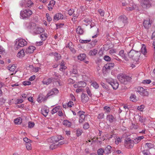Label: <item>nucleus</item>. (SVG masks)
I'll use <instances>...</instances> for the list:
<instances>
[{"instance_id":"a211bd4d","label":"nucleus","mask_w":155,"mask_h":155,"mask_svg":"<svg viewBox=\"0 0 155 155\" xmlns=\"http://www.w3.org/2000/svg\"><path fill=\"white\" fill-rule=\"evenodd\" d=\"M114 66V64L113 63H109L105 65L104 67L107 70L112 69Z\"/></svg>"},{"instance_id":"4d7b16f0","label":"nucleus","mask_w":155,"mask_h":155,"mask_svg":"<svg viewBox=\"0 0 155 155\" xmlns=\"http://www.w3.org/2000/svg\"><path fill=\"white\" fill-rule=\"evenodd\" d=\"M104 114L103 113L99 114L97 118L99 119H102L104 117Z\"/></svg>"},{"instance_id":"c756f323","label":"nucleus","mask_w":155,"mask_h":155,"mask_svg":"<svg viewBox=\"0 0 155 155\" xmlns=\"http://www.w3.org/2000/svg\"><path fill=\"white\" fill-rule=\"evenodd\" d=\"M130 100L133 102H136L137 101V100L135 95L131 94L130 97Z\"/></svg>"},{"instance_id":"e433bc0d","label":"nucleus","mask_w":155,"mask_h":155,"mask_svg":"<svg viewBox=\"0 0 155 155\" xmlns=\"http://www.w3.org/2000/svg\"><path fill=\"white\" fill-rule=\"evenodd\" d=\"M79 87H84L86 85V83L84 81H80L78 82Z\"/></svg>"},{"instance_id":"a18cd8bd","label":"nucleus","mask_w":155,"mask_h":155,"mask_svg":"<svg viewBox=\"0 0 155 155\" xmlns=\"http://www.w3.org/2000/svg\"><path fill=\"white\" fill-rule=\"evenodd\" d=\"M143 155H150L151 153L149 150H145L142 151Z\"/></svg>"},{"instance_id":"393cba45","label":"nucleus","mask_w":155,"mask_h":155,"mask_svg":"<svg viewBox=\"0 0 155 155\" xmlns=\"http://www.w3.org/2000/svg\"><path fill=\"white\" fill-rule=\"evenodd\" d=\"M52 54L55 57V59L56 61H58L61 59V56L60 54L56 52H53Z\"/></svg>"},{"instance_id":"13d9d810","label":"nucleus","mask_w":155,"mask_h":155,"mask_svg":"<svg viewBox=\"0 0 155 155\" xmlns=\"http://www.w3.org/2000/svg\"><path fill=\"white\" fill-rule=\"evenodd\" d=\"M31 84L30 82L28 81H25L23 82V84L25 86L30 85Z\"/></svg>"},{"instance_id":"aec40b11","label":"nucleus","mask_w":155,"mask_h":155,"mask_svg":"<svg viewBox=\"0 0 155 155\" xmlns=\"http://www.w3.org/2000/svg\"><path fill=\"white\" fill-rule=\"evenodd\" d=\"M86 57V55L84 54H81L78 56V59L81 61L84 60Z\"/></svg>"},{"instance_id":"1a4fd4ad","label":"nucleus","mask_w":155,"mask_h":155,"mask_svg":"<svg viewBox=\"0 0 155 155\" xmlns=\"http://www.w3.org/2000/svg\"><path fill=\"white\" fill-rule=\"evenodd\" d=\"M54 79L55 78L52 77L50 78H44L42 81V82L44 84L48 85L50 84L52 81H54Z\"/></svg>"},{"instance_id":"4468645a","label":"nucleus","mask_w":155,"mask_h":155,"mask_svg":"<svg viewBox=\"0 0 155 155\" xmlns=\"http://www.w3.org/2000/svg\"><path fill=\"white\" fill-rule=\"evenodd\" d=\"M35 49V47L33 46H30L26 49L25 53L26 54L32 53Z\"/></svg>"},{"instance_id":"7ed1b4c3","label":"nucleus","mask_w":155,"mask_h":155,"mask_svg":"<svg viewBox=\"0 0 155 155\" xmlns=\"http://www.w3.org/2000/svg\"><path fill=\"white\" fill-rule=\"evenodd\" d=\"M135 90L142 96L147 97L148 96L149 93L147 90L143 87H136L135 88Z\"/></svg>"},{"instance_id":"f257e3e1","label":"nucleus","mask_w":155,"mask_h":155,"mask_svg":"<svg viewBox=\"0 0 155 155\" xmlns=\"http://www.w3.org/2000/svg\"><path fill=\"white\" fill-rule=\"evenodd\" d=\"M27 44V42L24 39L21 38L16 39L14 48L15 50H18L21 47H23Z\"/></svg>"},{"instance_id":"ddd939ff","label":"nucleus","mask_w":155,"mask_h":155,"mask_svg":"<svg viewBox=\"0 0 155 155\" xmlns=\"http://www.w3.org/2000/svg\"><path fill=\"white\" fill-rule=\"evenodd\" d=\"M81 96V100L83 103H86L88 101L89 98L86 94L82 93Z\"/></svg>"},{"instance_id":"603ef678","label":"nucleus","mask_w":155,"mask_h":155,"mask_svg":"<svg viewBox=\"0 0 155 155\" xmlns=\"http://www.w3.org/2000/svg\"><path fill=\"white\" fill-rule=\"evenodd\" d=\"M71 75L73 74H76L78 73V71L76 69L73 68L72 70L71 71Z\"/></svg>"},{"instance_id":"0eeeda50","label":"nucleus","mask_w":155,"mask_h":155,"mask_svg":"<svg viewBox=\"0 0 155 155\" xmlns=\"http://www.w3.org/2000/svg\"><path fill=\"white\" fill-rule=\"evenodd\" d=\"M134 142L130 138H127L126 140L125 146L128 148H131L133 147L134 145Z\"/></svg>"},{"instance_id":"dca6fc26","label":"nucleus","mask_w":155,"mask_h":155,"mask_svg":"<svg viewBox=\"0 0 155 155\" xmlns=\"http://www.w3.org/2000/svg\"><path fill=\"white\" fill-rule=\"evenodd\" d=\"M119 55L121 56L123 59H124L126 61H128V58L126 56V54L124 53V50H120L119 52Z\"/></svg>"},{"instance_id":"774afa93","label":"nucleus","mask_w":155,"mask_h":155,"mask_svg":"<svg viewBox=\"0 0 155 155\" xmlns=\"http://www.w3.org/2000/svg\"><path fill=\"white\" fill-rule=\"evenodd\" d=\"M141 140L138 137L134 139V142L135 143H137L140 141Z\"/></svg>"},{"instance_id":"4be33fe9","label":"nucleus","mask_w":155,"mask_h":155,"mask_svg":"<svg viewBox=\"0 0 155 155\" xmlns=\"http://www.w3.org/2000/svg\"><path fill=\"white\" fill-rule=\"evenodd\" d=\"M63 18V15L61 14H57L55 15L54 18L56 20H58Z\"/></svg>"},{"instance_id":"5fc2aeb1","label":"nucleus","mask_w":155,"mask_h":155,"mask_svg":"<svg viewBox=\"0 0 155 155\" xmlns=\"http://www.w3.org/2000/svg\"><path fill=\"white\" fill-rule=\"evenodd\" d=\"M52 90L53 91V93L54 94H56L58 93L59 91L58 90L55 88H53Z\"/></svg>"},{"instance_id":"6e6d98bb","label":"nucleus","mask_w":155,"mask_h":155,"mask_svg":"<svg viewBox=\"0 0 155 155\" xmlns=\"http://www.w3.org/2000/svg\"><path fill=\"white\" fill-rule=\"evenodd\" d=\"M28 127L29 128H31L32 127H33L34 125H35V123L33 122H29L28 123Z\"/></svg>"},{"instance_id":"49530a36","label":"nucleus","mask_w":155,"mask_h":155,"mask_svg":"<svg viewBox=\"0 0 155 155\" xmlns=\"http://www.w3.org/2000/svg\"><path fill=\"white\" fill-rule=\"evenodd\" d=\"M58 145L55 144H51L50 145L49 148L50 149L53 150L56 148H57L58 147Z\"/></svg>"},{"instance_id":"bb28decb","label":"nucleus","mask_w":155,"mask_h":155,"mask_svg":"<svg viewBox=\"0 0 155 155\" xmlns=\"http://www.w3.org/2000/svg\"><path fill=\"white\" fill-rule=\"evenodd\" d=\"M125 78H124V82H121L122 83H123L124 84H127L128 82H129L131 80V77L127 76L126 75H125Z\"/></svg>"},{"instance_id":"09e8293b","label":"nucleus","mask_w":155,"mask_h":155,"mask_svg":"<svg viewBox=\"0 0 155 155\" xmlns=\"http://www.w3.org/2000/svg\"><path fill=\"white\" fill-rule=\"evenodd\" d=\"M104 60L107 61H110L111 60V58L110 57L107 55H105L104 57Z\"/></svg>"},{"instance_id":"37998d69","label":"nucleus","mask_w":155,"mask_h":155,"mask_svg":"<svg viewBox=\"0 0 155 155\" xmlns=\"http://www.w3.org/2000/svg\"><path fill=\"white\" fill-rule=\"evenodd\" d=\"M97 153L98 155H103V153L104 152V150L102 148H101L98 150Z\"/></svg>"},{"instance_id":"ea45409f","label":"nucleus","mask_w":155,"mask_h":155,"mask_svg":"<svg viewBox=\"0 0 155 155\" xmlns=\"http://www.w3.org/2000/svg\"><path fill=\"white\" fill-rule=\"evenodd\" d=\"M54 94L53 93V91H52V90L51 89L48 92L47 95L45 97V100H46L49 97Z\"/></svg>"},{"instance_id":"a878e982","label":"nucleus","mask_w":155,"mask_h":155,"mask_svg":"<svg viewBox=\"0 0 155 155\" xmlns=\"http://www.w3.org/2000/svg\"><path fill=\"white\" fill-rule=\"evenodd\" d=\"M63 124L68 127H70L71 126V123L68 120H64L63 122Z\"/></svg>"},{"instance_id":"412c9836","label":"nucleus","mask_w":155,"mask_h":155,"mask_svg":"<svg viewBox=\"0 0 155 155\" xmlns=\"http://www.w3.org/2000/svg\"><path fill=\"white\" fill-rule=\"evenodd\" d=\"M107 120H109L110 123H112L115 121V119L112 115H108L107 116Z\"/></svg>"},{"instance_id":"e2e57ef3","label":"nucleus","mask_w":155,"mask_h":155,"mask_svg":"<svg viewBox=\"0 0 155 155\" xmlns=\"http://www.w3.org/2000/svg\"><path fill=\"white\" fill-rule=\"evenodd\" d=\"M112 57L114 59H115L118 61H121V60L118 57L115 55H113Z\"/></svg>"},{"instance_id":"0e129e2a","label":"nucleus","mask_w":155,"mask_h":155,"mask_svg":"<svg viewBox=\"0 0 155 155\" xmlns=\"http://www.w3.org/2000/svg\"><path fill=\"white\" fill-rule=\"evenodd\" d=\"M121 142V139L120 138H118L117 139V140L115 141V143L117 145L119 143Z\"/></svg>"},{"instance_id":"c85d7f7f","label":"nucleus","mask_w":155,"mask_h":155,"mask_svg":"<svg viewBox=\"0 0 155 155\" xmlns=\"http://www.w3.org/2000/svg\"><path fill=\"white\" fill-rule=\"evenodd\" d=\"M91 27H93V29L95 31L96 34L92 36L93 38H96L97 36V35L98 32V28L96 26H94L92 24L90 25Z\"/></svg>"},{"instance_id":"7c9ffc66","label":"nucleus","mask_w":155,"mask_h":155,"mask_svg":"<svg viewBox=\"0 0 155 155\" xmlns=\"http://www.w3.org/2000/svg\"><path fill=\"white\" fill-rule=\"evenodd\" d=\"M35 24L33 23H30L27 24L26 26L29 29H32L35 27Z\"/></svg>"},{"instance_id":"5701e85b","label":"nucleus","mask_w":155,"mask_h":155,"mask_svg":"<svg viewBox=\"0 0 155 155\" xmlns=\"http://www.w3.org/2000/svg\"><path fill=\"white\" fill-rule=\"evenodd\" d=\"M97 53V50L96 49H94L90 51L88 54L91 56H94L96 55Z\"/></svg>"},{"instance_id":"680f3d73","label":"nucleus","mask_w":155,"mask_h":155,"mask_svg":"<svg viewBox=\"0 0 155 155\" xmlns=\"http://www.w3.org/2000/svg\"><path fill=\"white\" fill-rule=\"evenodd\" d=\"M144 108L143 106L141 105L140 106H138L137 107V109L140 111H142Z\"/></svg>"},{"instance_id":"bf43d9fd","label":"nucleus","mask_w":155,"mask_h":155,"mask_svg":"<svg viewBox=\"0 0 155 155\" xmlns=\"http://www.w3.org/2000/svg\"><path fill=\"white\" fill-rule=\"evenodd\" d=\"M89 127V125L87 123H86L83 126V128L84 129H88Z\"/></svg>"},{"instance_id":"6e6552de","label":"nucleus","mask_w":155,"mask_h":155,"mask_svg":"<svg viewBox=\"0 0 155 155\" xmlns=\"http://www.w3.org/2000/svg\"><path fill=\"white\" fill-rule=\"evenodd\" d=\"M84 112L83 111H80L78 112V114L79 116V123H82L84 120L85 116L84 114Z\"/></svg>"},{"instance_id":"473e14b6","label":"nucleus","mask_w":155,"mask_h":155,"mask_svg":"<svg viewBox=\"0 0 155 155\" xmlns=\"http://www.w3.org/2000/svg\"><path fill=\"white\" fill-rule=\"evenodd\" d=\"M76 32L77 33L80 35L83 34L84 31L83 29L80 26H78L76 29Z\"/></svg>"},{"instance_id":"2eb2a0df","label":"nucleus","mask_w":155,"mask_h":155,"mask_svg":"<svg viewBox=\"0 0 155 155\" xmlns=\"http://www.w3.org/2000/svg\"><path fill=\"white\" fill-rule=\"evenodd\" d=\"M141 54V52L140 51H136L135 54H134L132 58L134 60L137 61L139 59V57Z\"/></svg>"},{"instance_id":"f8f14e48","label":"nucleus","mask_w":155,"mask_h":155,"mask_svg":"<svg viewBox=\"0 0 155 155\" xmlns=\"http://www.w3.org/2000/svg\"><path fill=\"white\" fill-rule=\"evenodd\" d=\"M16 67L15 64L10 65L8 67V68L10 71L13 72V73L11 74V75H13L15 74L17 72L16 71H15V70L16 69Z\"/></svg>"},{"instance_id":"052dcab7","label":"nucleus","mask_w":155,"mask_h":155,"mask_svg":"<svg viewBox=\"0 0 155 155\" xmlns=\"http://www.w3.org/2000/svg\"><path fill=\"white\" fill-rule=\"evenodd\" d=\"M99 13L101 16H104V11H103L102 9H100L98 10Z\"/></svg>"},{"instance_id":"423d86ee","label":"nucleus","mask_w":155,"mask_h":155,"mask_svg":"<svg viewBox=\"0 0 155 155\" xmlns=\"http://www.w3.org/2000/svg\"><path fill=\"white\" fill-rule=\"evenodd\" d=\"M25 4V7L31 8L33 4L32 2L30 0H22L20 3V5L23 7L24 4Z\"/></svg>"},{"instance_id":"58836bf2","label":"nucleus","mask_w":155,"mask_h":155,"mask_svg":"<svg viewBox=\"0 0 155 155\" xmlns=\"http://www.w3.org/2000/svg\"><path fill=\"white\" fill-rule=\"evenodd\" d=\"M45 97L43 98V97L42 95H39L37 99V101L39 103H41L43 101H46Z\"/></svg>"},{"instance_id":"4c0bfd02","label":"nucleus","mask_w":155,"mask_h":155,"mask_svg":"<svg viewBox=\"0 0 155 155\" xmlns=\"http://www.w3.org/2000/svg\"><path fill=\"white\" fill-rule=\"evenodd\" d=\"M48 37V34L46 33L42 34L40 35V38L42 40H45Z\"/></svg>"},{"instance_id":"cd10ccee","label":"nucleus","mask_w":155,"mask_h":155,"mask_svg":"<svg viewBox=\"0 0 155 155\" xmlns=\"http://www.w3.org/2000/svg\"><path fill=\"white\" fill-rule=\"evenodd\" d=\"M141 50L142 53L144 55H145L147 53V49L146 48V47L144 45H142V47L141 49Z\"/></svg>"},{"instance_id":"c03bdc74","label":"nucleus","mask_w":155,"mask_h":155,"mask_svg":"<svg viewBox=\"0 0 155 155\" xmlns=\"http://www.w3.org/2000/svg\"><path fill=\"white\" fill-rule=\"evenodd\" d=\"M26 147L28 150H31V144L29 143H25Z\"/></svg>"},{"instance_id":"c9c22d12","label":"nucleus","mask_w":155,"mask_h":155,"mask_svg":"<svg viewBox=\"0 0 155 155\" xmlns=\"http://www.w3.org/2000/svg\"><path fill=\"white\" fill-rule=\"evenodd\" d=\"M22 121V119L20 117L17 118L15 119L14 120L15 124H20L21 123Z\"/></svg>"},{"instance_id":"338daca9","label":"nucleus","mask_w":155,"mask_h":155,"mask_svg":"<svg viewBox=\"0 0 155 155\" xmlns=\"http://www.w3.org/2000/svg\"><path fill=\"white\" fill-rule=\"evenodd\" d=\"M67 67L65 66H61V67L60 68V70L61 71H64L66 68Z\"/></svg>"},{"instance_id":"f3484780","label":"nucleus","mask_w":155,"mask_h":155,"mask_svg":"<svg viewBox=\"0 0 155 155\" xmlns=\"http://www.w3.org/2000/svg\"><path fill=\"white\" fill-rule=\"evenodd\" d=\"M44 31V29L41 27H37L34 31V32L36 34H39L43 32Z\"/></svg>"},{"instance_id":"6ab92c4d","label":"nucleus","mask_w":155,"mask_h":155,"mask_svg":"<svg viewBox=\"0 0 155 155\" xmlns=\"http://www.w3.org/2000/svg\"><path fill=\"white\" fill-rule=\"evenodd\" d=\"M125 75L123 74H120L117 76V78L121 83L124 82V78H125Z\"/></svg>"},{"instance_id":"79ce46f5","label":"nucleus","mask_w":155,"mask_h":155,"mask_svg":"<svg viewBox=\"0 0 155 155\" xmlns=\"http://www.w3.org/2000/svg\"><path fill=\"white\" fill-rule=\"evenodd\" d=\"M51 140L54 143V142H57L58 141V136H55L52 137L51 138Z\"/></svg>"},{"instance_id":"f03ea898","label":"nucleus","mask_w":155,"mask_h":155,"mask_svg":"<svg viewBox=\"0 0 155 155\" xmlns=\"http://www.w3.org/2000/svg\"><path fill=\"white\" fill-rule=\"evenodd\" d=\"M32 11L29 9H24L21 11L20 15L22 19L28 18L32 14Z\"/></svg>"},{"instance_id":"de8ad7c7","label":"nucleus","mask_w":155,"mask_h":155,"mask_svg":"<svg viewBox=\"0 0 155 155\" xmlns=\"http://www.w3.org/2000/svg\"><path fill=\"white\" fill-rule=\"evenodd\" d=\"M91 85L95 89H97L99 87L98 84L95 82H93Z\"/></svg>"},{"instance_id":"72a5a7b5","label":"nucleus","mask_w":155,"mask_h":155,"mask_svg":"<svg viewBox=\"0 0 155 155\" xmlns=\"http://www.w3.org/2000/svg\"><path fill=\"white\" fill-rule=\"evenodd\" d=\"M25 55V52L23 49L21 50L17 54V56L19 57H22Z\"/></svg>"},{"instance_id":"9b49d317","label":"nucleus","mask_w":155,"mask_h":155,"mask_svg":"<svg viewBox=\"0 0 155 155\" xmlns=\"http://www.w3.org/2000/svg\"><path fill=\"white\" fill-rule=\"evenodd\" d=\"M143 25L145 28L148 29L151 26V23L150 21V18H148L147 20H145L143 22Z\"/></svg>"},{"instance_id":"9d476101","label":"nucleus","mask_w":155,"mask_h":155,"mask_svg":"<svg viewBox=\"0 0 155 155\" xmlns=\"http://www.w3.org/2000/svg\"><path fill=\"white\" fill-rule=\"evenodd\" d=\"M108 83L112 86L114 89H117L118 87V83L116 81L112 80L110 81Z\"/></svg>"},{"instance_id":"3c124183","label":"nucleus","mask_w":155,"mask_h":155,"mask_svg":"<svg viewBox=\"0 0 155 155\" xmlns=\"http://www.w3.org/2000/svg\"><path fill=\"white\" fill-rule=\"evenodd\" d=\"M86 90L88 94V95L90 96V97H91L92 95V94L91 93V91L89 88L88 87H86Z\"/></svg>"},{"instance_id":"f704fd0d","label":"nucleus","mask_w":155,"mask_h":155,"mask_svg":"<svg viewBox=\"0 0 155 155\" xmlns=\"http://www.w3.org/2000/svg\"><path fill=\"white\" fill-rule=\"evenodd\" d=\"M60 108L59 106H57L53 108L51 110V113L52 114H54L55 113L58 111Z\"/></svg>"},{"instance_id":"2f4dec72","label":"nucleus","mask_w":155,"mask_h":155,"mask_svg":"<svg viewBox=\"0 0 155 155\" xmlns=\"http://www.w3.org/2000/svg\"><path fill=\"white\" fill-rule=\"evenodd\" d=\"M136 51L133 50H131L130 52L128 53V54L129 57L132 58L134 54L136 53Z\"/></svg>"},{"instance_id":"8fccbe9b","label":"nucleus","mask_w":155,"mask_h":155,"mask_svg":"<svg viewBox=\"0 0 155 155\" xmlns=\"http://www.w3.org/2000/svg\"><path fill=\"white\" fill-rule=\"evenodd\" d=\"M104 109L105 110L106 112H110V108L107 106H105L104 107Z\"/></svg>"},{"instance_id":"b1692460","label":"nucleus","mask_w":155,"mask_h":155,"mask_svg":"<svg viewBox=\"0 0 155 155\" xmlns=\"http://www.w3.org/2000/svg\"><path fill=\"white\" fill-rule=\"evenodd\" d=\"M104 152L106 154L109 153H111L112 151L111 147L110 146H108L106 147L104 150Z\"/></svg>"},{"instance_id":"864d4df0","label":"nucleus","mask_w":155,"mask_h":155,"mask_svg":"<svg viewBox=\"0 0 155 155\" xmlns=\"http://www.w3.org/2000/svg\"><path fill=\"white\" fill-rule=\"evenodd\" d=\"M151 82V81L150 80H144L143 81L142 83L144 84H149Z\"/></svg>"},{"instance_id":"69168bd1","label":"nucleus","mask_w":155,"mask_h":155,"mask_svg":"<svg viewBox=\"0 0 155 155\" xmlns=\"http://www.w3.org/2000/svg\"><path fill=\"white\" fill-rule=\"evenodd\" d=\"M64 24H56V27L57 29L59 28L62 27L64 25Z\"/></svg>"},{"instance_id":"a19ab883","label":"nucleus","mask_w":155,"mask_h":155,"mask_svg":"<svg viewBox=\"0 0 155 155\" xmlns=\"http://www.w3.org/2000/svg\"><path fill=\"white\" fill-rule=\"evenodd\" d=\"M48 110H42L41 113L44 116L46 117L48 115Z\"/></svg>"},{"instance_id":"20e7f679","label":"nucleus","mask_w":155,"mask_h":155,"mask_svg":"<svg viewBox=\"0 0 155 155\" xmlns=\"http://www.w3.org/2000/svg\"><path fill=\"white\" fill-rule=\"evenodd\" d=\"M118 20L119 24L122 27L125 25L127 22V18L124 15L119 16Z\"/></svg>"},{"instance_id":"39448f33","label":"nucleus","mask_w":155,"mask_h":155,"mask_svg":"<svg viewBox=\"0 0 155 155\" xmlns=\"http://www.w3.org/2000/svg\"><path fill=\"white\" fill-rule=\"evenodd\" d=\"M152 0H142L141 3V6L144 8H150L151 5Z\"/></svg>"}]
</instances>
